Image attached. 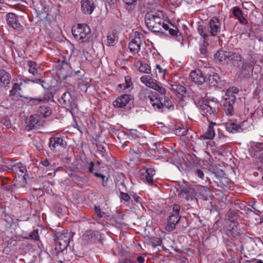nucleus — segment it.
Wrapping results in <instances>:
<instances>
[{
    "label": "nucleus",
    "instance_id": "obj_1",
    "mask_svg": "<svg viewBox=\"0 0 263 263\" xmlns=\"http://www.w3.org/2000/svg\"><path fill=\"white\" fill-rule=\"evenodd\" d=\"M145 23L147 28L155 33H163L162 29L168 30L172 36L177 38L180 37L178 35L179 31L177 27L170 24L172 27H170L168 24L165 23V21L163 18V14L160 11L156 13H146L144 18Z\"/></svg>",
    "mask_w": 263,
    "mask_h": 263
},
{
    "label": "nucleus",
    "instance_id": "obj_2",
    "mask_svg": "<svg viewBox=\"0 0 263 263\" xmlns=\"http://www.w3.org/2000/svg\"><path fill=\"white\" fill-rule=\"evenodd\" d=\"M238 91V89L236 88L234 89V91L228 89L223 97L221 105L227 115L232 116L234 114L233 105L236 100L235 93Z\"/></svg>",
    "mask_w": 263,
    "mask_h": 263
},
{
    "label": "nucleus",
    "instance_id": "obj_3",
    "mask_svg": "<svg viewBox=\"0 0 263 263\" xmlns=\"http://www.w3.org/2000/svg\"><path fill=\"white\" fill-rule=\"evenodd\" d=\"M199 106L202 114L206 116L209 121L210 119L214 120L217 118L218 108L216 104L212 106L209 102L203 100L201 103L199 102Z\"/></svg>",
    "mask_w": 263,
    "mask_h": 263
},
{
    "label": "nucleus",
    "instance_id": "obj_4",
    "mask_svg": "<svg viewBox=\"0 0 263 263\" xmlns=\"http://www.w3.org/2000/svg\"><path fill=\"white\" fill-rule=\"evenodd\" d=\"M6 21L7 24L14 30L18 31L24 30L25 22L23 16L17 15L14 13L10 12L6 15Z\"/></svg>",
    "mask_w": 263,
    "mask_h": 263
},
{
    "label": "nucleus",
    "instance_id": "obj_5",
    "mask_svg": "<svg viewBox=\"0 0 263 263\" xmlns=\"http://www.w3.org/2000/svg\"><path fill=\"white\" fill-rule=\"evenodd\" d=\"M255 64L254 60L243 61L241 66L239 67L238 78L242 79L249 78L253 71Z\"/></svg>",
    "mask_w": 263,
    "mask_h": 263
},
{
    "label": "nucleus",
    "instance_id": "obj_6",
    "mask_svg": "<svg viewBox=\"0 0 263 263\" xmlns=\"http://www.w3.org/2000/svg\"><path fill=\"white\" fill-rule=\"evenodd\" d=\"M57 239L55 241V249L59 251H63L66 249L68 246L69 243L72 238V235L71 232H68L67 231L58 236L55 235Z\"/></svg>",
    "mask_w": 263,
    "mask_h": 263
},
{
    "label": "nucleus",
    "instance_id": "obj_7",
    "mask_svg": "<svg viewBox=\"0 0 263 263\" xmlns=\"http://www.w3.org/2000/svg\"><path fill=\"white\" fill-rule=\"evenodd\" d=\"M90 28L86 24H78L72 28V34L78 40H83L90 33Z\"/></svg>",
    "mask_w": 263,
    "mask_h": 263
},
{
    "label": "nucleus",
    "instance_id": "obj_8",
    "mask_svg": "<svg viewBox=\"0 0 263 263\" xmlns=\"http://www.w3.org/2000/svg\"><path fill=\"white\" fill-rule=\"evenodd\" d=\"M67 142L60 137H53L49 139V146L53 152H60L67 147Z\"/></svg>",
    "mask_w": 263,
    "mask_h": 263
},
{
    "label": "nucleus",
    "instance_id": "obj_9",
    "mask_svg": "<svg viewBox=\"0 0 263 263\" xmlns=\"http://www.w3.org/2000/svg\"><path fill=\"white\" fill-rule=\"evenodd\" d=\"M45 122V120L39 115L35 114L30 116L26 121V129L30 130L33 129L39 128L42 126Z\"/></svg>",
    "mask_w": 263,
    "mask_h": 263
},
{
    "label": "nucleus",
    "instance_id": "obj_10",
    "mask_svg": "<svg viewBox=\"0 0 263 263\" xmlns=\"http://www.w3.org/2000/svg\"><path fill=\"white\" fill-rule=\"evenodd\" d=\"M142 34L138 31L135 32V37L128 44V48L130 51L136 54L138 53L140 50L141 44H142V40L140 36Z\"/></svg>",
    "mask_w": 263,
    "mask_h": 263
},
{
    "label": "nucleus",
    "instance_id": "obj_11",
    "mask_svg": "<svg viewBox=\"0 0 263 263\" xmlns=\"http://www.w3.org/2000/svg\"><path fill=\"white\" fill-rule=\"evenodd\" d=\"M79 72V70H73L69 64L65 63L63 64L57 72L60 79H65L67 77L72 76L73 73L77 74Z\"/></svg>",
    "mask_w": 263,
    "mask_h": 263
},
{
    "label": "nucleus",
    "instance_id": "obj_12",
    "mask_svg": "<svg viewBox=\"0 0 263 263\" xmlns=\"http://www.w3.org/2000/svg\"><path fill=\"white\" fill-rule=\"evenodd\" d=\"M220 25L221 23L218 18L214 17L210 20L207 27L209 29V34L211 36H215L220 32Z\"/></svg>",
    "mask_w": 263,
    "mask_h": 263
},
{
    "label": "nucleus",
    "instance_id": "obj_13",
    "mask_svg": "<svg viewBox=\"0 0 263 263\" xmlns=\"http://www.w3.org/2000/svg\"><path fill=\"white\" fill-rule=\"evenodd\" d=\"M191 80L199 85H201L205 82L204 73L199 69L192 71L190 74Z\"/></svg>",
    "mask_w": 263,
    "mask_h": 263
},
{
    "label": "nucleus",
    "instance_id": "obj_14",
    "mask_svg": "<svg viewBox=\"0 0 263 263\" xmlns=\"http://www.w3.org/2000/svg\"><path fill=\"white\" fill-rule=\"evenodd\" d=\"M196 195V190L190 186H182L180 187V196L187 200H192Z\"/></svg>",
    "mask_w": 263,
    "mask_h": 263
},
{
    "label": "nucleus",
    "instance_id": "obj_15",
    "mask_svg": "<svg viewBox=\"0 0 263 263\" xmlns=\"http://www.w3.org/2000/svg\"><path fill=\"white\" fill-rule=\"evenodd\" d=\"M132 96L128 95H121L118 97L112 103L113 106L117 108L124 107L131 100Z\"/></svg>",
    "mask_w": 263,
    "mask_h": 263
},
{
    "label": "nucleus",
    "instance_id": "obj_16",
    "mask_svg": "<svg viewBox=\"0 0 263 263\" xmlns=\"http://www.w3.org/2000/svg\"><path fill=\"white\" fill-rule=\"evenodd\" d=\"M180 216L177 213H172L168 218L166 229L167 231H172L176 228V225L179 222Z\"/></svg>",
    "mask_w": 263,
    "mask_h": 263
},
{
    "label": "nucleus",
    "instance_id": "obj_17",
    "mask_svg": "<svg viewBox=\"0 0 263 263\" xmlns=\"http://www.w3.org/2000/svg\"><path fill=\"white\" fill-rule=\"evenodd\" d=\"M81 10L86 14H90L93 12L95 6L92 0H81Z\"/></svg>",
    "mask_w": 263,
    "mask_h": 263
},
{
    "label": "nucleus",
    "instance_id": "obj_18",
    "mask_svg": "<svg viewBox=\"0 0 263 263\" xmlns=\"http://www.w3.org/2000/svg\"><path fill=\"white\" fill-rule=\"evenodd\" d=\"M150 103L154 109L160 112L163 111V105L162 102V97H158L153 96L149 97Z\"/></svg>",
    "mask_w": 263,
    "mask_h": 263
},
{
    "label": "nucleus",
    "instance_id": "obj_19",
    "mask_svg": "<svg viewBox=\"0 0 263 263\" xmlns=\"http://www.w3.org/2000/svg\"><path fill=\"white\" fill-rule=\"evenodd\" d=\"M231 51L219 50L214 54V59L217 62L222 63L230 59Z\"/></svg>",
    "mask_w": 263,
    "mask_h": 263
},
{
    "label": "nucleus",
    "instance_id": "obj_20",
    "mask_svg": "<svg viewBox=\"0 0 263 263\" xmlns=\"http://www.w3.org/2000/svg\"><path fill=\"white\" fill-rule=\"evenodd\" d=\"M155 171L153 168H147L144 173H141V179L144 181L146 182L148 184H152L154 182L153 177L155 175Z\"/></svg>",
    "mask_w": 263,
    "mask_h": 263
},
{
    "label": "nucleus",
    "instance_id": "obj_21",
    "mask_svg": "<svg viewBox=\"0 0 263 263\" xmlns=\"http://www.w3.org/2000/svg\"><path fill=\"white\" fill-rule=\"evenodd\" d=\"M232 14L240 24L246 25L248 23L247 20L243 16V12L240 8L238 7H233L232 8Z\"/></svg>",
    "mask_w": 263,
    "mask_h": 263
},
{
    "label": "nucleus",
    "instance_id": "obj_22",
    "mask_svg": "<svg viewBox=\"0 0 263 263\" xmlns=\"http://www.w3.org/2000/svg\"><path fill=\"white\" fill-rule=\"evenodd\" d=\"M231 57H230L229 60L232 61L233 65L235 67H239L240 63H243L242 57L238 53L231 51Z\"/></svg>",
    "mask_w": 263,
    "mask_h": 263
},
{
    "label": "nucleus",
    "instance_id": "obj_23",
    "mask_svg": "<svg viewBox=\"0 0 263 263\" xmlns=\"http://www.w3.org/2000/svg\"><path fill=\"white\" fill-rule=\"evenodd\" d=\"M197 31L198 33L203 39V41L209 40V36L210 35L209 34V29H208L207 26L203 25H198Z\"/></svg>",
    "mask_w": 263,
    "mask_h": 263
},
{
    "label": "nucleus",
    "instance_id": "obj_24",
    "mask_svg": "<svg viewBox=\"0 0 263 263\" xmlns=\"http://www.w3.org/2000/svg\"><path fill=\"white\" fill-rule=\"evenodd\" d=\"M220 81V77L217 73L212 72L210 73L207 78L206 82L211 86H215Z\"/></svg>",
    "mask_w": 263,
    "mask_h": 263
},
{
    "label": "nucleus",
    "instance_id": "obj_25",
    "mask_svg": "<svg viewBox=\"0 0 263 263\" xmlns=\"http://www.w3.org/2000/svg\"><path fill=\"white\" fill-rule=\"evenodd\" d=\"M225 127L228 132L232 133H236L241 129L240 125L236 124L233 121H230L226 123Z\"/></svg>",
    "mask_w": 263,
    "mask_h": 263
},
{
    "label": "nucleus",
    "instance_id": "obj_26",
    "mask_svg": "<svg viewBox=\"0 0 263 263\" xmlns=\"http://www.w3.org/2000/svg\"><path fill=\"white\" fill-rule=\"evenodd\" d=\"M210 125L206 132L203 135V137L205 139H212L215 136V132L214 130V126L216 124L211 121H209Z\"/></svg>",
    "mask_w": 263,
    "mask_h": 263
},
{
    "label": "nucleus",
    "instance_id": "obj_27",
    "mask_svg": "<svg viewBox=\"0 0 263 263\" xmlns=\"http://www.w3.org/2000/svg\"><path fill=\"white\" fill-rule=\"evenodd\" d=\"M27 65L29 67V72L34 76H37L39 73V67L36 63L32 61H28Z\"/></svg>",
    "mask_w": 263,
    "mask_h": 263
},
{
    "label": "nucleus",
    "instance_id": "obj_28",
    "mask_svg": "<svg viewBox=\"0 0 263 263\" xmlns=\"http://www.w3.org/2000/svg\"><path fill=\"white\" fill-rule=\"evenodd\" d=\"M98 232L97 231L89 230L85 232L83 235V239L87 241H91L95 240L98 237Z\"/></svg>",
    "mask_w": 263,
    "mask_h": 263
},
{
    "label": "nucleus",
    "instance_id": "obj_29",
    "mask_svg": "<svg viewBox=\"0 0 263 263\" xmlns=\"http://www.w3.org/2000/svg\"><path fill=\"white\" fill-rule=\"evenodd\" d=\"M0 81L3 86H6L10 82L11 77L10 74L5 70L0 72Z\"/></svg>",
    "mask_w": 263,
    "mask_h": 263
},
{
    "label": "nucleus",
    "instance_id": "obj_30",
    "mask_svg": "<svg viewBox=\"0 0 263 263\" xmlns=\"http://www.w3.org/2000/svg\"><path fill=\"white\" fill-rule=\"evenodd\" d=\"M136 66L140 72L149 73L151 71V67L148 64L141 61H138L137 62Z\"/></svg>",
    "mask_w": 263,
    "mask_h": 263
},
{
    "label": "nucleus",
    "instance_id": "obj_31",
    "mask_svg": "<svg viewBox=\"0 0 263 263\" xmlns=\"http://www.w3.org/2000/svg\"><path fill=\"white\" fill-rule=\"evenodd\" d=\"M12 171H15L18 174L21 176L25 175L26 168L25 166H23L22 164H17L16 165H12Z\"/></svg>",
    "mask_w": 263,
    "mask_h": 263
},
{
    "label": "nucleus",
    "instance_id": "obj_32",
    "mask_svg": "<svg viewBox=\"0 0 263 263\" xmlns=\"http://www.w3.org/2000/svg\"><path fill=\"white\" fill-rule=\"evenodd\" d=\"M37 112L40 113L43 117H47L51 115V110L49 106H41Z\"/></svg>",
    "mask_w": 263,
    "mask_h": 263
},
{
    "label": "nucleus",
    "instance_id": "obj_33",
    "mask_svg": "<svg viewBox=\"0 0 263 263\" xmlns=\"http://www.w3.org/2000/svg\"><path fill=\"white\" fill-rule=\"evenodd\" d=\"M172 88L173 90L176 91L178 94L183 96L186 93V88L182 85L179 84L172 85Z\"/></svg>",
    "mask_w": 263,
    "mask_h": 263
},
{
    "label": "nucleus",
    "instance_id": "obj_34",
    "mask_svg": "<svg viewBox=\"0 0 263 263\" xmlns=\"http://www.w3.org/2000/svg\"><path fill=\"white\" fill-rule=\"evenodd\" d=\"M97 150L96 151V155L98 157L105 158L107 155V153L105 148L102 146H97Z\"/></svg>",
    "mask_w": 263,
    "mask_h": 263
},
{
    "label": "nucleus",
    "instance_id": "obj_35",
    "mask_svg": "<svg viewBox=\"0 0 263 263\" xmlns=\"http://www.w3.org/2000/svg\"><path fill=\"white\" fill-rule=\"evenodd\" d=\"M149 87L154 89L155 90L158 91L161 95H165L166 93V90L161 85H158L156 83L151 84L149 85Z\"/></svg>",
    "mask_w": 263,
    "mask_h": 263
},
{
    "label": "nucleus",
    "instance_id": "obj_36",
    "mask_svg": "<svg viewBox=\"0 0 263 263\" xmlns=\"http://www.w3.org/2000/svg\"><path fill=\"white\" fill-rule=\"evenodd\" d=\"M227 216L228 219L232 222H235L238 218L237 213L232 210H230L227 213Z\"/></svg>",
    "mask_w": 263,
    "mask_h": 263
},
{
    "label": "nucleus",
    "instance_id": "obj_37",
    "mask_svg": "<svg viewBox=\"0 0 263 263\" xmlns=\"http://www.w3.org/2000/svg\"><path fill=\"white\" fill-rule=\"evenodd\" d=\"M208 41H203V44L200 45L199 50L200 52V56L202 58H204L206 55L207 52L206 47L209 45Z\"/></svg>",
    "mask_w": 263,
    "mask_h": 263
},
{
    "label": "nucleus",
    "instance_id": "obj_38",
    "mask_svg": "<svg viewBox=\"0 0 263 263\" xmlns=\"http://www.w3.org/2000/svg\"><path fill=\"white\" fill-rule=\"evenodd\" d=\"M21 88L20 85L18 83H14L13 88L10 91V95H20Z\"/></svg>",
    "mask_w": 263,
    "mask_h": 263
},
{
    "label": "nucleus",
    "instance_id": "obj_39",
    "mask_svg": "<svg viewBox=\"0 0 263 263\" xmlns=\"http://www.w3.org/2000/svg\"><path fill=\"white\" fill-rule=\"evenodd\" d=\"M117 42L115 35L114 33L108 35L107 37L106 44L108 46H113Z\"/></svg>",
    "mask_w": 263,
    "mask_h": 263
},
{
    "label": "nucleus",
    "instance_id": "obj_40",
    "mask_svg": "<svg viewBox=\"0 0 263 263\" xmlns=\"http://www.w3.org/2000/svg\"><path fill=\"white\" fill-rule=\"evenodd\" d=\"M0 124L5 125L7 128L11 127V121L8 116H5L0 118Z\"/></svg>",
    "mask_w": 263,
    "mask_h": 263
},
{
    "label": "nucleus",
    "instance_id": "obj_41",
    "mask_svg": "<svg viewBox=\"0 0 263 263\" xmlns=\"http://www.w3.org/2000/svg\"><path fill=\"white\" fill-rule=\"evenodd\" d=\"M53 97L52 92L50 91H46L44 93V97L42 99L43 103L47 102Z\"/></svg>",
    "mask_w": 263,
    "mask_h": 263
},
{
    "label": "nucleus",
    "instance_id": "obj_42",
    "mask_svg": "<svg viewBox=\"0 0 263 263\" xmlns=\"http://www.w3.org/2000/svg\"><path fill=\"white\" fill-rule=\"evenodd\" d=\"M164 100L163 102V108L166 107L168 109H171V108H173L174 106L172 104V102L170 100V99L167 97H164Z\"/></svg>",
    "mask_w": 263,
    "mask_h": 263
},
{
    "label": "nucleus",
    "instance_id": "obj_43",
    "mask_svg": "<svg viewBox=\"0 0 263 263\" xmlns=\"http://www.w3.org/2000/svg\"><path fill=\"white\" fill-rule=\"evenodd\" d=\"M42 103H43V101L42 100V99L40 98H31L30 99V100L28 102L29 104L30 105H37V104H39Z\"/></svg>",
    "mask_w": 263,
    "mask_h": 263
},
{
    "label": "nucleus",
    "instance_id": "obj_44",
    "mask_svg": "<svg viewBox=\"0 0 263 263\" xmlns=\"http://www.w3.org/2000/svg\"><path fill=\"white\" fill-rule=\"evenodd\" d=\"M151 78L149 76H143L141 78V81L144 83L147 86L149 87V84H154V83L150 82Z\"/></svg>",
    "mask_w": 263,
    "mask_h": 263
},
{
    "label": "nucleus",
    "instance_id": "obj_45",
    "mask_svg": "<svg viewBox=\"0 0 263 263\" xmlns=\"http://www.w3.org/2000/svg\"><path fill=\"white\" fill-rule=\"evenodd\" d=\"M126 84H120L119 86L123 88V89L129 88L131 85L130 78L129 77H125Z\"/></svg>",
    "mask_w": 263,
    "mask_h": 263
},
{
    "label": "nucleus",
    "instance_id": "obj_46",
    "mask_svg": "<svg viewBox=\"0 0 263 263\" xmlns=\"http://www.w3.org/2000/svg\"><path fill=\"white\" fill-rule=\"evenodd\" d=\"M29 237L33 240H38L39 238L38 230H34L31 233H30Z\"/></svg>",
    "mask_w": 263,
    "mask_h": 263
},
{
    "label": "nucleus",
    "instance_id": "obj_47",
    "mask_svg": "<svg viewBox=\"0 0 263 263\" xmlns=\"http://www.w3.org/2000/svg\"><path fill=\"white\" fill-rule=\"evenodd\" d=\"M120 197L122 200L125 201V202L129 201L131 199L130 197L127 193H125L123 192H121L120 193Z\"/></svg>",
    "mask_w": 263,
    "mask_h": 263
},
{
    "label": "nucleus",
    "instance_id": "obj_48",
    "mask_svg": "<svg viewBox=\"0 0 263 263\" xmlns=\"http://www.w3.org/2000/svg\"><path fill=\"white\" fill-rule=\"evenodd\" d=\"M162 240L160 238H157L155 239H153L151 241V245L153 247L155 248L158 246H160L161 244Z\"/></svg>",
    "mask_w": 263,
    "mask_h": 263
},
{
    "label": "nucleus",
    "instance_id": "obj_49",
    "mask_svg": "<svg viewBox=\"0 0 263 263\" xmlns=\"http://www.w3.org/2000/svg\"><path fill=\"white\" fill-rule=\"evenodd\" d=\"M95 211L97 216L99 218H102L104 214H105L104 212L101 211L100 208L99 206H95Z\"/></svg>",
    "mask_w": 263,
    "mask_h": 263
},
{
    "label": "nucleus",
    "instance_id": "obj_50",
    "mask_svg": "<svg viewBox=\"0 0 263 263\" xmlns=\"http://www.w3.org/2000/svg\"><path fill=\"white\" fill-rule=\"evenodd\" d=\"M178 130L179 133L182 135L189 136L190 135V132L189 129H182L181 128L176 129V132Z\"/></svg>",
    "mask_w": 263,
    "mask_h": 263
},
{
    "label": "nucleus",
    "instance_id": "obj_51",
    "mask_svg": "<svg viewBox=\"0 0 263 263\" xmlns=\"http://www.w3.org/2000/svg\"><path fill=\"white\" fill-rule=\"evenodd\" d=\"M232 234L234 237H235L239 235V232L238 229V226L237 225H234L231 229Z\"/></svg>",
    "mask_w": 263,
    "mask_h": 263
},
{
    "label": "nucleus",
    "instance_id": "obj_52",
    "mask_svg": "<svg viewBox=\"0 0 263 263\" xmlns=\"http://www.w3.org/2000/svg\"><path fill=\"white\" fill-rule=\"evenodd\" d=\"M5 190L8 191L14 192L16 189L15 184L7 185L5 187Z\"/></svg>",
    "mask_w": 263,
    "mask_h": 263
},
{
    "label": "nucleus",
    "instance_id": "obj_53",
    "mask_svg": "<svg viewBox=\"0 0 263 263\" xmlns=\"http://www.w3.org/2000/svg\"><path fill=\"white\" fill-rule=\"evenodd\" d=\"M195 174L199 177L201 179H203L204 177V173L201 170L198 169L195 171Z\"/></svg>",
    "mask_w": 263,
    "mask_h": 263
},
{
    "label": "nucleus",
    "instance_id": "obj_54",
    "mask_svg": "<svg viewBox=\"0 0 263 263\" xmlns=\"http://www.w3.org/2000/svg\"><path fill=\"white\" fill-rule=\"evenodd\" d=\"M173 213H177V214H179L180 210V206L178 204H174L173 208Z\"/></svg>",
    "mask_w": 263,
    "mask_h": 263
},
{
    "label": "nucleus",
    "instance_id": "obj_55",
    "mask_svg": "<svg viewBox=\"0 0 263 263\" xmlns=\"http://www.w3.org/2000/svg\"><path fill=\"white\" fill-rule=\"evenodd\" d=\"M95 166V163L92 161L90 162L89 163V172L92 174H93L95 172H93V170H95L94 168Z\"/></svg>",
    "mask_w": 263,
    "mask_h": 263
},
{
    "label": "nucleus",
    "instance_id": "obj_56",
    "mask_svg": "<svg viewBox=\"0 0 263 263\" xmlns=\"http://www.w3.org/2000/svg\"><path fill=\"white\" fill-rule=\"evenodd\" d=\"M123 2L128 5H134L137 0H123Z\"/></svg>",
    "mask_w": 263,
    "mask_h": 263
},
{
    "label": "nucleus",
    "instance_id": "obj_57",
    "mask_svg": "<svg viewBox=\"0 0 263 263\" xmlns=\"http://www.w3.org/2000/svg\"><path fill=\"white\" fill-rule=\"evenodd\" d=\"M102 179V184L103 186H106L107 185L108 178L105 176V178H101Z\"/></svg>",
    "mask_w": 263,
    "mask_h": 263
},
{
    "label": "nucleus",
    "instance_id": "obj_58",
    "mask_svg": "<svg viewBox=\"0 0 263 263\" xmlns=\"http://www.w3.org/2000/svg\"><path fill=\"white\" fill-rule=\"evenodd\" d=\"M156 68L158 70L159 73L164 72V73H165L166 72V70L163 69L159 65H156Z\"/></svg>",
    "mask_w": 263,
    "mask_h": 263
},
{
    "label": "nucleus",
    "instance_id": "obj_59",
    "mask_svg": "<svg viewBox=\"0 0 263 263\" xmlns=\"http://www.w3.org/2000/svg\"><path fill=\"white\" fill-rule=\"evenodd\" d=\"M120 263H136L135 261L128 259H123L120 261Z\"/></svg>",
    "mask_w": 263,
    "mask_h": 263
},
{
    "label": "nucleus",
    "instance_id": "obj_60",
    "mask_svg": "<svg viewBox=\"0 0 263 263\" xmlns=\"http://www.w3.org/2000/svg\"><path fill=\"white\" fill-rule=\"evenodd\" d=\"M137 260L139 263H143L145 261V259L142 256H138L137 258Z\"/></svg>",
    "mask_w": 263,
    "mask_h": 263
},
{
    "label": "nucleus",
    "instance_id": "obj_61",
    "mask_svg": "<svg viewBox=\"0 0 263 263\" xmlns=\"http://www.w3.org/2000/svg\"><path fill=\"white\" fill-rule=\"evenodd\" d=\"M93 174L97 178H105V175H104L101 173H99L98 172H95L93 173Z\"/></svg>",
    "mask_w": 263,
    "mask_h": 263
},
{
    "label": "nucleus",
    "instance_id": "obj_62",
    "mask_svg": "<svg viewBox=\"0 0 263 263\" xmlns=\"http://www.w3.org/2000/svg\"><path fill=\"white\" fill-rule=\"evenodd\" d=\"M251 207L255 211H259V210L257 209V207L256 205V201L253 200V204L250 205Z\"/></svg>",
    "mask_w": 263,
    "mask_h": 263
},
{
    "label": "nucleus",
    "instance_id": "obj_63",
    "mask_svg": "<svg viewBox=\"0 0 263 263\" xmlns=\"http://www.w3.org/2000/svg\"><path fill=\"white\" fill-rule=\"evenodd\" d=\"M12 165H10V167H8V166H3L2 167V168L3 170V171H7V170H12V166H11Z\"/></svg>",
    "mask_w": 263,
    "mask_h": 263
},
{
    "label": "nucleus",
    "instance_id": "obj_64",
    "mask_svg": "<svg viewBox=\"0 0 263 263\" xmlns=\"http://www.w3.org/2000/svg\"><path fill=\"white\" fill-rule=\"evenodd\" d=\"M256 149H258V150H262V149H263V143H258L256 146Z\"/></svg>",
    "mask_w": 263,
    "mask_h": 263
}]
</instances>
